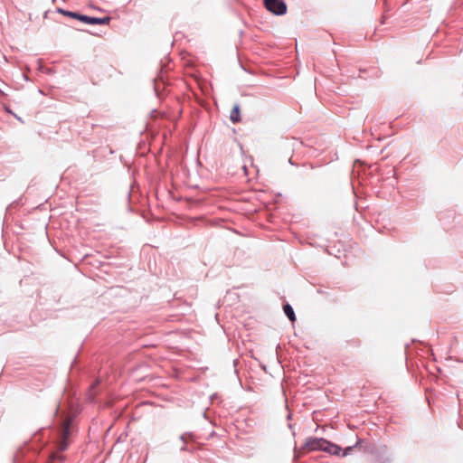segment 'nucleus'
I'll return each mask as SVG.
<instances>
[{
  "label": "nucleus",
  "instance_id": "obj_1",
  "mask_svg": "<svg viewBox=\"0 0 463 463\" xmlns=\"http://www.w3.org/2000/svg\"><path fill=\"white\" fill-rule=\"evenodd\" d=\"M80 410L76 401H71L66 411L60 412V407L57 406L55 415L60 414L58 426L56 429L55 445L56 451L51 455V461L62 462L65 457L61 452L65 451L72 441L77 432V426L74 419L80 413Z\"/></svg>",
  "mask_w": 463,
  "mask_h": 463
},
{
  "label": "nucleus",
  "instance_id": "obj_2",
  "mask_svg": "<svg viewBox=\"0 0 463 463\" xmlns=\"http://www.w3.org/2000/svg\"><path fill=\"white\" fill-rule=\"evenodd\" d=\"M265 8L275 15L287 13V5L284 0H264Z\"/></svg>",
  "mask_w": 463,
  "mask_h": 463
},
{
  "label": "nucleus",
  "instance_id": "obj_3",
  "mask_svg": "<svg viewBox=\"0 0 463 463\" xmlns=\"http://www.w3.org/2000/svg\"><path fill=\"white\" fill-rule=\"evenodd\" d=\"M327 440L323 438H308L307 439L303 449L307 450H323L325 451Z\"/></svg>",
  "mask_w": 463,
  "mask_h": 463
},
{
  "label": "nucleus",
  "instance_id": "obj_4",
  "mask_svg": "<svg viewBox=\"0 0 463 463\" xmlns=\"http://www.w3.org/2000/svg\"><path fill=\"white\" fill-rule=\"evenodd\" d=\"M325 451L332 455L339 456L342 452V448L327 440Z\"/></svg>",
  "mask_w": 463,
  "mask_h": 463
},
{
  "label": "nucleus",
  "instance_id": "obj_5",
  "mask_svg": "<svg viewBox=\"0 0 463 463\" xmlns=\"http://www.w3.org/2000/svg\"><path fill=\"white\" fill-rule=\"evenodd\" d=\"M230 119L232 123H238L241 121L240 116V106L236 104L231 111Z\"/></svg>",
  "mask_w": 463,
  "mask_h": 463
},
{
  "label": "nucleus",
  "instance_id": "obj_6",
  "mask_svg": "<svg viewBox=\"0 0 463 463\" xmlns=\"http://www.w3.org/2000/svg\"><path fill=\"white\" fill-rule=\"evenodd\" d=\"M283 311L291 322L296 321V315H295L294 309L291 307V305H289L288 303L285 304L283 306Z\"/></svg>",
  "mask_w": 463,
  "mask_h": 463
},
{
  "label": "nucleus",
  "instance_id": "obj_7",
  "mask_svg": "<svg viewBox=\"0 0 463 463\" xmlns=\"http://www.w3.org/2000/svg\"><path fill=\"white\" fill-rule=\"evenodd\" d=\"M111 18L109 16L105 17H92L90 18V24H101V25H107L109 24Z\"/></svg>",
  "mask_w": 463,
  "mask_h": 463
},
{
  "label": "nucleus",
  "instance_id": "obj_8",
  "mask_svg": "<svg viewBox=\"0 0 463 463\" xmlns=\"http://www.w3.org/2000/svg\"><path fill=\"white\" fill-rule=\"evenodd\" d=\"M57 12L61 14H63V15H65V16H68V17H71V18H73V19H75L76 15H77L76 12H71V11L64 10L62 8H58Z\"/></svg>",
  "mask_w": 463,
  "mask_h": 463
},
{
  "label": "nucleus",
  "instance_id": "obj_9",
  "mask_svg": "<svg viewBox=\"0 0 463 463\" xmlns=\"http://www.w3.org/2000/svg\"><path fill=\"white\" fill-rule=\"evenodd\" d=\"M194 438V434L192 432H186L180 436V439L186 443L188 440H193Z\"/></svg>",
  "mask_w": 463,
  "mask_h": 463
},
{
  "label": "nucleus",
  "instance_id": "obj_10",
  "mask_svg": "<svg viewBox=\"0 0 463 463\" xmlns=\"http://www.w3.org/2000/svg\"><path fill=\"white\" fill-rule=\"evenodd\" d=\"M91 16H89V15H85V14H79L77 13V15H76V18L77 20L80 21V22H83L85 24H90V20Z\"/></svg>",
  "mask_w": 463,
  "mask_h": 463
},
{
  "label": "nucleus",
  "instance_id": "obj_11",
  "mask_svg": "<svg viewBox=\"0 0 463 463\" xmlns=\"http://www.w3.org/2000/svg\"><path fill=\"white\" fill-rule=\"evenodd\" d=\"M355 446H349L347 448H345L344 450H343V454L342 456L345 457V456H347L348 454H350V452L354 449Z\"/></svg>",
  "mask_w": 463,
  "mask_h": 463
},
{
  "label": "nucleus",
  "instance_id": "obj_12",
  "mask_svg": "<svg viewBox=\"0 0 463 463\" xmlns=\"http://www.w3.org/2000/svg\"><path fill=\"white\" fill-rule=\"evenodd\" d=\"M181 450H182V451H188V450H189V449H188V447H187L186 445H184V446L181 448Z\"/></svg>",
  "mask_w": 463,
  "mask_h": 463
},
{
  "label": "nucleus",
  "instance_id": "obj_13",
  "mask_svg": "<svg viewBox=\"0 0 463 463\" xmlns=\"http://www.w3.org/2000/svg\"><path fill=\"white\" fill-rule=\"evenodd\" d=\"M288 163H289L290 165H294V163H293V161L291 160V158H289Z\"/></svg>",
  "mask_w": 463,
  "mask_h": 463
}]
</instances>
